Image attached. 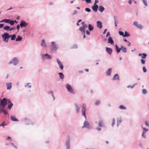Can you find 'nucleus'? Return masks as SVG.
<instances>
[{
  "mask_svg": "<svg viewBox=\"0 0 149 149\" xmlns=\"http://www.w3.org/2000/svg\"><path fill=\"white\" fill-rule=\"evenodd\" d=\"M115 48L116 52L117 54L119 53L120 50H122V51L125 53L127 52V49L123 46L122 45L119 48L118 46L117 45H115Z\"/></svg>",
  "mask_w": 149,
  "mask_h": 149,
  "instance_id": "1",
  "label": "nucleus"
},
{
  "mask_svg": "<svg viewBox=\"0 0 149 149\" xmlns=\"http://www.w3.org/2000/svg\"><path fill=\"white\" fill-rule=\"evenodd\" d=\"M50 49L52 52L56 51L58 48V46L56 43L52 41L50 43Z\"/></svg>",
  "mask_w": 149,
  "mask_h": 149,
  "instance_id": "2",
  "label": "nucleus"
},
{
  "mask_svg": "<svg viewBox=\"0 0 149 149\" xmlns=\"http://www.w3.org/2000/svg\"><path fill=\"white\" fill-rule=\"evenodd\" d=\"M40 55L41 56V58L43 61H45L47 60H50L52 58V56L48 54H40Z\"/></svg>",
  "mask_w": 149,
  "mask_h": 149,
  "instance_id": "3",
  "label": "nucleus"
},
{
  "mask_svg": "<svg viewBox=\"0 0 149 149\" xmlns=\"http://www.w3.org/2000/svg\"><path fill=\"white\" fill-rule=\"evenodd\" d=\"M19 63V61L17 57H14L12 58L8 63V64H12L14 66L17 65Z\"/></svg>",
  "mask_w": 149,
  "mask_h": 149,
  "instance_id": "4",
  "label": "nucleus"
},
{
  "mask_svg": "<svg viewBox=\"0 0 149 149\" xmlns=\"http://www.w3.org/2000/svg\"><path fill=\"white\" fill-rule=\"evenodd\" d=\"M2 37L4 41L6 42H8L10 37L9 34L8 33H4L2 35Z\"/></svg>",
  "mask_w": 149,
  "mask_h": 149,
  "instance_id": "5",
  "label": "nucleus"
},
{
  "mask_svg": "<svg viewBox=\"0 0 149 149\" xmlns=\"http://www.w3.org/2000/svg\"><path fill=\"white\" fill-rule=\"evenodd\" d=\"M65 87L67 88L68 92L73 94H75L70 84H66Z\"/></svg>",
  "mask_w": 149,
  "mask_h": 149,
  "instance_id": "6",
  "label": "nucleus"
},
{
  "mask_svg": "<svg viewBox=\"0 0 149 149\" xmlns=\"http://www.w3.org/2000/svg\"><path fill=\"white\" fill-rule=\"evenodd\" d=\"M86 104L85 103H84L82 104L81 107V112L82 115L85 117L86 119Z\"/></svg>",
  "mask_w": 149,
  "mask_h": 149,
  "instance_id": "7",
  "label": "nucleus"
},
{
  "mask_svg": "<svg viewBox=\"0 0 149 149\" xmlns=\"http://www.w3.org/2000/svg\"><path fill=\"white\" fill-rule=\"evenodd\" d=\"M8 99L7 100L6 98H4L1 100L0 104V107H2L3 108H5L7 104Z\"/></svg>",
  "mask_w": 149,
  "mask_h": 149,
  "instance_id": "8",
  "label": "nucleus"
},
{
  "mask_svg": "<svg viewBox=\"0 0 149 149\" xmlns=\"http://www.w3.org/2000/svg\"><path fill=\"white\" fill-rule=\"evenodd\" d=\"M90 124L86 120H85L84 123V125L82 127V128H86L87 129H90Z\"/></svg>",
  "mask_w": 149,
  "mask_h": 149,
  "instance_id": "9",
  "label": "nucleus"
},
{
  "mask_svg": "<svg viewBox=\"0 0 149 149\" xmlns=\"http://www.w3.org/2000/svg\"><path fill=\"white\" fill-rule=\"evenodd\" d=\"M25 120L26 122V125H33L35 124L34 122L26 118H25Z\"/></svg>",
  "mask_w": 149,
  "mask_h": 149,
  "instance_id": "10",
  "label": "nucleus"
},
{
  "mask_svg": "<svg viewBox=\"0 0 149 149\" xmlns=\"http://www.w3.org/2000/svg\"><path fill=\"white\" fill-rule=\"evenodd\" d=\"M28 24V23H26L25 21L22 20L20 23V26L21 27H25Z\"/></svg>",
  "mask_w": 149,
  "mask_h": 149,
  "instance_id": "11",
  "label": "nucleus"
},
{
  "mask_svg": "<svg viewBox=\"0 0 149 149\" xmlns=\"http://www.w3.org/2000/svg\"><path fill=\"white\" fill-rule=\"evenodd\" d=\"M7 104H8V110H10L12 108L13 104L11 102L10 100V99H8Z\"/></svg>",
  "mask_w": 149,
  "mask_h": 149,
  "instance_id": "12",
  "label": "nucleus"
},
{
  "mask_svg": "<svg viewBox=\"0 0 149 149\" xmlns=\"http://www.w3.org/2000/svg\"><path fill=\"white\" fill-rule=\"evenodd\" d=\"M122 119L121 116H120L117 118V126L118 127L119 125L122 122Z\"/></svg>",
  "mask_w": 149,
  "mask_h": 149,
  "instance_id": "13",
  "label": "nucleus"
},
{
  "mask_svg": "<svg viewBox=\"0 0 149 149\" xmlns=\"http://www.w3.org/2000/svg\"><path fill=\"white\" fill-rule=\"evenodd\" d=\"M57 62L58 63V64L59 65V68L60 69L62 70L63 69V66L61 63V62L60 61V60L58 59H57Z\"/></svg>",
  "mask_w": 149,
  "mask_h": 149,
  "instance_id": "14",
  "label": "nucleus"
},
{
  "mask_svg": "<svg viewBox=\"0 0 149 149\" xmlns=\"http://www.w3.org/2000/svg\"><path fill=\"white\" fill-rule=\"evenodd\" d=\"M65 146L66 149H70V140L69 139L65 142Z\"/></svg>",
  "mask_w": 149,
  "mask_h": 149,
  "instance_id": "15",
  "label": "nucleus"
},
{
  "mask_svg": "<svg viewBox=\"0 0 149 149\" xmlns=\"http://www.w3.org/2000/svg\"><path fill=\"white\" fill-rule=\"evenodd\" d=\"M97 27L100 29H101L102 27V23L100 21H97L96 22Z\"/></svg>",
  "mask_w": 149,
  "mask_h": 149,
  "instance_id": "16",
  "label": "nucleus"
},
{
  "mask_svg": "<svg viewBox=\"0 0 149 149\" xmlns=\"http://www.w3.org/2000/svg\"><path fill=\"white\" fill-rule=\"evenodd\" d=\"M112 72V68H109L106 72V75L107 76H109L111 75Z\"/></svg>",
  "mask_w": 149,
  "mask_h": 149,
  "instance_id": "17",
  "label": "nucleus"
},
{
  "mask_svg": "<svg viewBox=\"0 0 149 149\" xmlns=\"http://www.w3.org/2000/svg\"><path fill=\"white\" fill-rule=\"evenodd\" d=\"M6 85L7 86V89L8 90H10L12 87V83L11 82L6 83Z\"/></svg>",
  "mask_w": 149,
  "mask_h": 149,
  "instance_id": "18",
  "label": "nucleus"
},
{
  "mask_svg": "<svg viewBox=\"0 0 149 149\" xmlns=\"http://www.w3.org/2000/svg\"><path fill=\"white\" fill-rule=\"evenodd\" d=\"M98 8V6L97 5H93L92 7V9L93 10L96 12Z\"/></svg>",
  "mask_w": 149,
  "mask_h": 149,
  "instance_id": "19",
  "label": "nucleus"
},
{
  "mask_svg": "<svg viewBox=\"0 0 149 149\" xmlns=\"http://www.w3.org/2000/svg\"><path fill=\"white\" fill-rule=\"evenodd\" d=\"M74 105L75 106V108L76 112L77 113H78L79 112L80 107L77 104L75 103L74 104Z\"/></svg>",
  "mask_w": 149,
  "mask_h": 149,
  "instance_id": "20",
  "label": "nucleus"
},
{
  "mask_svg": "<svg viewBox=\"0 0 149 149\" xmlns=\"http://www.w3.org/2000/svg\"><path fill=\"white\" fill-rule=\"evenodd\" d=\"M108 42L111 45L114 44V41L111 37L109 36L108 37Z\"/></svg>",
  "mask_w": 149,
  "mask_h": 149,
  "instance_id": "21",
  "label": "nucleus"
},
{
  "mask_svg": "<svg viewBox=\"0 0 149 149\" xmlns=\"http://www.w3.org/2000/svg\"><path fill=\"white\" fill-rule=\"evenodd\" d=\"M40 45L43 47H47V45L46 44L45 40L43 39L42 40Z\"/></svg>",
  "mask_w": 149,
  "mask_h": 149,
  "instance_id": "22",
  "label": "nucleus"
},
{
  "mask_svg": "<svg viewBox=\"0 0 149 149\" xmlns=\"http://www.w3.org/2000/svg\"><path fill=\"white\" fill-rule=\"evenodd\" d=\"M106 51L110 55L111 54L112 52V49L109 47H106Z\"/></svg>",
  "mask_w": 149,
  "mask_h": 149,
  "instance_id": "23",
  "label": "nucleus"
},
{
  "mask_svg": "<svg viewBox=\"0 0 149 149\" xmlns=\"http://www.w3.org/2000/svg\"><path fill=\"white\" fill-rule=\"evenodd\" d=\"M116 79H118V81L120 80L118 74H115L112 79V80H116Z\"/></svg>",
  "mask_w": 149,
  "mask_h": 149,
  "instance_id": "24",
  "label": "nucleus"
},
{
  "mask_svg": "<svg viewBox=\"0 0 149 149\" xmlns=\"http://www.w3.org/2000/svg\"><path fill=\"white\" fill-rule=\"evenodd\" d=\"M147 54L144 53H143L142 54H141V53H139L138 54V56H141V58L143 59H145L146 58L147 56Z\"/></svg>",
  "mask_w": 149,
  "mask_h": 149,
  "instance_id": "25",
  "label": "nucleus"
},
{
  "mask_svg": "<svg viewBox=\"0 0 149 149\" xmlns=\"http://www.w3.org/2000/svg\"><path fill=\"white\" fill-rule=\"evenodd\" d=\"M11 120L14 121H18V119L17 118L14 116H11Z\"/></svg>",
  "mask_w": 149,
  "mask_h": 149,
  "instance_id": "26",
  "label": "nucleus"
},
{
  "mask_svg": "<svg viewBox=\"0 0 149 149\" xmlns=\"http://www.w3.org/2000/svg\"><path fill=\"white\" fill-rule=\"evenodd\" d=\"M98 126L101 127H104V124L103 121L101 120H99L98 123Z\"/></svg>",
  "mask_w": 149,
  "mask_h": 149,
  "instance_id": "27",
  "label": "nucleus"
},
{
  "mask_svg": "<svg viewBox=\"0 0 149 149\" xmlns=\"http://www.w3.org/2000/svg\"><path fill=\"white\" fill-rule=\"evenodd\" d=\"M79 30L83 34H85V29L82 27V26L80 27L79 28Z\"/></svg>",
  "mask_w": 149,
  "mask_h": 149,
  "instance_id": "28",
  "label": "nucleus"
},
{
  "mask_svg": "<svg viewBox=\"0 0 149 149\" xmlns=\"http://www.w3.org/2000/svg\"><path fill=\"white\" fill-rule=\"evenodd\" d=\"M10 38H11V40H14L16 38V35L15 34H14L13 35H9Z\"/></svg>",
  "mask_w": 149,
  "mask_h": 149,
  "instance_id": "29",
  "label": "nucleus"
},
{
  "mask_svg": "<svg viewBox=\"0 0 149 149\" xmlns=\"http://www.w3.org/2000/svg\"><path fill=\"white\" fill-rule=\"evenodd\" d=\"M88 29L90 31H91L93 30L94 29V27L91 24H89L88 25Z\"/></svg>",
  "mask_w": 149,
  "mask_h": 149,
  "instance_id": "30",
  "label": "nucleus"
},
{
  "mask_svg": "<svg viewBox=\"0 0 149 149\" xmlns=\"http://www.w3.org/2000/svg\"><path fill=\"white\" fill-rule=\"evenodd\" d=\"M114 25L116 27L117 26V23H118V20L117 19V17L116 16H114Z\"/></svg>",
  "mask_w": 149,
  "mask_h": 149,
  "instance_id": "31",
  "label": "nucleus"
},
{
  "mask_svg": "<svg viewBox=\"0 0 149 149\" xmlns=\"http://www.w3.org/2000/svg\"><path fill=\"white\" fill-rule=\"evenodd\" d=\"M48 93L49 94H51L52 95V97H53V100H54L55 99V98L53 91L52 90L48 92Z\"/></svg>",
  "mask_w": 149,
  "mask_h": 149,
  "instance_id": "32",
  "label": "nucleus"
},
{
  "mask_svg": "<svg viewBox=\"0 0 149 149\" xmlns=\"http://www.w3.org/2000/svg\"><path fill=\"white\" fill-rule=\"evenodd\" d=\"M104 10V8L102 6H99V10L101 13H102Z\"/></svg>",
  "mask_w": 149,
  "mask_h": 149,
  "instance_id": "33",
  "label": "nucleus"
},
{
  "mask_svg": "<svg viewBox=\"0 0 149 149\" xmlns=\"http://www.w3.org/2000/svg\"><path fill=\"white\" fill-rule=\"evenodd\" d=\"M22 38L21 36H18L17 38L16 39V41H20L22 40Z\"/></svg>",
  "mask_w": 149,
  "mask_h": 149,
  "instance_id": "34",
  "label": "nucleus"
},
{
  "mask_svg": "<svg viewBox=\"0 0 149 149\" xmlns=\"http://www.w3.org/2000/svg\"><path fill=\"white\" fill-rule=\"evenodd\" d=\"M60 78L61 79H63L64 78V76L62 72H60L58 73Z\"/></svg>",
  "mask_w": 149,
  "mask_h": 149,
  "instance_id": "35",
  "label": "nucleus"
},
{
  "mask_svg": "<svg viewBox=\"0 0 149 149\" xmlns=\"http://www.w3.org/2000/svg\"><path fill=\"white\" fill-rule=\"evenodd\" d=\"M130 36V34L127 31H125V34L124 35V37H129Z\"/></svg>",
  "mask_w": 149,
  "mask_h": 149,
  "instance_id": "36",
  "label": "nucleus"
},
{
  "mask_svg": "<svg viewBox=\"0 0 149 149\" xmlns=\"http://www.w3.org/2000/svg\"><path fill=\"white\" fill-rule=\"evenodd\" d=\"M30 84H31L30 83H28L24 86V87L28 88H30L31 87V85H29Z\"/></svg>",
  "mask_w": 149,
  "mask_h": 149,
  "instance_id": "37",
  "label": "nucleus"
},
{
  "mask_svg": "<svg viewBox=\"0 0 149 149\" xmlns=\"http://www.w3.org/2000/svg\"><path fill=\"white\" fill-rule=\"evenodd\" d=\"M119 108L120 109L122 110H125L126 109V108L124 106L121 105L119 107Z\"/></svg>",
  "mask_w": 149,
  "mask_h": 149,
  "instance_id": "38",
  "label": "nucleus"
},
{
  "mask_svg": "<svg viewBox=\"0 0 149 149\" xmlns=\"http://www.w3.org/2000/svg\"><path fill=\"white\" fill-rule=\"evenodd\" d=\"M101 102L99 100H96V102L95 103V106H97L100 104Z\"/></svg>",
  "mask_w": 149,
  "mask_h": 149,
  "instance_id": "39",
  "label": "nucleus"
},
{
  "mask_svg": "<svg viewBox=\"0 0 149 149\" xmlns=\"http://www.w3.org/2000/svg\"><path fill=\"white\" fill-rule=\"evenodd\" d=\"M138 28L142 29L143 28V26L141 25V24H138L136 26Z\"/></svg>",
  "mask_w": 149,
  "mask_h": 149,
  "instance_id": "40",
  "label": "nucleus"
},
{
  "mask_svg": "<svg viewBox=\"0 0 149 149\" xmlns=\"http://www.w3.org/2000/svg\"><path fill=\"white\" fill-rule=\"evenodd\" d=\"M8 23L11 25H13L14 24V21L13 20H11L10 19V21H9Z\"/></svg>",
  "mask_w": 149,
  "mask_h": 149,
  "instance_id": "41",
  "label": "nucleus"
},
{
  "mask_svg": "<svg viewBox=\"0 0 149 149\" xmlns=\"http://www.w3.org/2000/svg\"><path fill=\"white\" fill-rule=\"evenodd\" d=\"M142 93L144 94H146L147 93V90L145 89H143L142 90Z\"/></svg>",
  "mask_w": 149,
  "mask_h": 149,
  "instance_id": "42",
  "label": "nucleus"
},
{
  "mask_svg": "<svg viewBox=\"0 0 149 149\" xmlns=\"http://www.w3.org/2000/svg\"><path fill=\"white\" fill-rule=\"evenodd\" d=\"M112 121V123L111 124V126L112 127H113L114 125L115 124V118H113Z\"/></svg>",
  "mask_w": 149,
  "mask_h": 149,
  "instance_id": "43",
  "label": "nucleus"
},
{
  "mask_svg": "<svg viewBox=\"0 0 149 149\" xmlns=\"http://www.w3.org/2000/svg\"><path fill=\"white\" fill-rule=\"evenodd\" d=\"M9 29H10V27L8 26H6L3 28V29L4 30H9Z\"/></svg>",
  "mask_w": 149,
  "mask_h": 149,
  "instance_id": "44",
  "label": "nucleus"
},
{
  "mask_svg": "<svg viewBox=\"0 0 149 149\" xmlns=\"http://www.w3.org/2000/svg\"><path fill=\"white\" fill-rule=\"evenodd\" d=\"M142 127L143 130V133H146L147 131L148 130V129H146L145 127Z\"/></svg>",
  "mask_w": 149,
  "mask_h": 149,
  "instance_id": "45",
  "label": "nucleus"
},
{
  "mask_svg": "<svg viewBox=\"0 0 149 149\" xmlns=\"http://www.w3.org/2000/svg\"><path fill=\"white\" fill-rule=\"evenodd\" d=\"M4 110V108H3L2 107H0V113L3 111Z\"/></svg>",
  "mask_w": 149,
  "mask_h": 149,
  "instance_id": "46",
  "label": "nucleus"
},
{
  "mask_svg": "<svg viewBox=\"0 0 149 149\" xmlns=\"http://www.w3.org/2000/svg\"><path fill=\"white\" fill-rule=\"evenodd\" d=\"M119 33L120 35L122 36L123 37H124V33L121 31H119Z\"/></svg>",
  "mask_w": 149,
  "mask_h": 149,
  "instance_id": "47",
  "label": "nucleus"
},
{
  "mask_svg": "<svg viewBox=\"0 0 149 149\" xmlns=\"http://www.w3.org/2000/svg\"><path fill=\"white\" fill-rule=\"evenodd\" d=\"M85 10L86 11V12H89L91 11V9L88 8H86L85 9Z\"/></svg>",
  "mask_w": 149,
  "mask_h": 149,
  "instance_id": "48",
  "label": "nucleus"
},
{
  "mask_svg": "<svg viewBox=\"0 0 149 149\" xmlns=\"http://www.w3.org/2000/svg\"><path fill=\"white\" fill-rule=\"evenodd\" d=\"M143 2L146 6H147V3L146 0H142Z\"/></svg>",
  "mask_w": 149,
  "mask_h": 149,
  "instance_id": "49",
  "label": "nucleus"
},
{
  "mask_svg": "<svg viewBox=\"0 0 149 149\" xmlns=\"http://www.w3.org/2000/svg\"><path fill=\"white\" fill-rule=\"evenodd\" d=\"M141 62L142 64H144L145 63V61L143 59H141Z\"/></svg>",
  "mask_w": 149,
  "mask_h": 149,
  "instance_id": "50",
  "label": "nucleus"
},
{
  "mask_svg": "<svg viewBox=\"0 0 149 149\" xmlns=\"http://www.w3.org/2000/svg\"><path fill=\"white\" fill-rule=\"evenodd\" d=\"M135 86V85H134L133 86L128 85L127 86V88H133Z\"/></svg>",
  "mask_w": 149,
  "mask_h": 149,
  "instance_id": "51",
  "label": "nucleus"
},
{
  "mask_svg": "<svg viewBox=\"0 0 149 149\" xmlns=\"http://www.w3.org/2000/svg\"><path fill=\"white\" fill-rule=\"evenodd\" d=\"M143 72H146L147 71V69H146V68L144 66L143 67Z\"/></svg>",
  "mask_w": 149,
  "mask_h": 149,
  "instance_id": "52",
  "label": "nucleus"
},
{
  "mask_svg": "<svg viewBox=\"0 0 149 149\" xmlns=\"http://www.w3.org/2000/svg\"><path fill=\"white\" fill-rule=\"evenodd\" d=\"M3 113L4 114V115H7L8 114V112L7 111H6L5 110H4V111H3Z\"/></svg>",
  "mask_w": 149,
  "mask_h": 149,
  "instance_id": "53",
  "label": "nucleus"
},
{
  "mask_svg": "<svg viewBox=\"0 0 149 149\" xmlns=\"http://www.w3.org/2000/svg\"><path fill=\"white\" fill-rule=\"evenodd\" d=\"M10 21V19H4V22L7 23H9V21Z\"/></svg>",
  "mask_w": 149,
  "mask_h": 149,
  "instance_id": "54",
  "label": "nucleus"
},
{
  "mask_svg": "<svg viewBox=\"0 0 149 149\" xmlns=\"http://www.w3.org/2000/svg\"><path fill=\"white\" fill-rule=\"evenodd\" d=\"M138 24V22H134L133 23V25L136 26Z\"/></svg>",
  "mask_w": 149,
  "mask_h": 149,
  "instance_id": "55",
  "label": "nucleus"
},
{
  "mask_svg": "<svg viewBox=\"0 0 149 149\" xmlns=\"http://www.w3.org/2000/svg\"><path fill=\"white\" fill-rule=\"evenodd\" d=\"M10 144L12 146H13L15 148H17V147L14 145V143H10Z\"/></svg>",
  "mask_w": 149,
  "mask_h": 149,
  "instance_id": "56",
  "label": "nucleus"
},
{
  "mask_svg": "<svg viewBox=\"0 0 149 149\" xmlns=\"http://www.w3.org/2000/svg\"><path fill=\"white\" fill-rule=\"evenodd\" d=\"M72 48H77V46L76 44L74 45H73Z\"/></svg>",
  "mask_w": 149,
  "mask_h": 149,
  "instance_id": "57",
  "label": "nucleus"
},
{
  "mask_svg": "<svg viewBox=\"0 0 149 149\" xmlns=\"http://www.w3.org/2000/svg\"><path fill=\"white\" fill-rule=\"evenodd\" d=\"M77 13V11L76 10H75L73 13L72 14V15H74L76 14Z\"/></svg>",
  "mask_w": 149,
  "mask_h": 149,
  "instance_id": "58",
  "label": "nucleus"
},
{
  "mask_svg": "<svg viewBox=\"0 0 149 149\" xmlns=\"http://www.w3.org/2000/svg\"><path fill=\"white\" fill-rule=\"evenodd\" d=\"M96 130L98 131H100L101 130V129L99 127H97L96 128Z\"/></svg>",
  "mask_w": 149,
  "mask_h": 149,
  "instance_id": "59",
  "label": "nucleus"
},
{
  "mask_svg": "<svg viewBox=\"0 0 149 149\" xmlns=\"http://www.w3.org/2000/svg\"><path fill=\"white\" fill-rule=\"evenodd\" d=\"M99 2V1L98 0H95V2L94 3V5H97V3H98Z\"/></svg>",
  "mask_w": 149,
  "mask_h": 149,
  "instance_id": "60",
  "label": "nucleus"
},
{
  "mask_svg": "<svg viewBox=\"0 0 149 149\" xmlns=\"http://www.w3.org/2000/svg\"><path fill=\"white\" fill-rule=\"evenodd\" d=\"M15 28H16V27H12L10 28L9 31H11L15 29Z\"/></svg>",
  "mask_w": 149,
  "mask_h": 149,
  "instance_id": "61",
  "label": "nucleus"
},
{
  "mask_svg": "<svg viewBox=\"0 0 149 149\" xmlns=\"http://www.w3.org/2000/svg\"><path fill=\"white\" fill-rule=\"evenodd\" d=\"M7 139L8 140H9L10 141H12L13 140L12 139L10 136H8L7 138Z\"/></svg>",
  "mask_w": 149,
  "mask_h": 149,
  "instance_id": "62",
  "label": "nucleus"
},
{
  "mask_svg": "<svg viewBox=\"0 0 149 149\" xmlns=\"http://www.w3.org/2000/svg\"><path fill=\"white\" fill-rule=\"evenodd\" d=\"M81 26L85 29L86 27L87 26V25L86 24H85L83 26Z\"/></svg>",
  "mask_w": 149,
  "mask_h": 149,
  "instance_id": "63",
  "label": "nucleus"
},
{
  "mask_svg": "<svg viewBox=\"0 0 149 149\" xmlns=\"http://www.w3.org/2000/svg\"><path fill=\"white\" fill-rule=\"evenodd\" d=\"M86 33L87 35H90V32L88 30L86 31Z\"/></svg>",
  "mask_w": 149,
  "mask_h": 149,
  "instance_id": "64",
  "label": "nucleus"
}]
</instances>
